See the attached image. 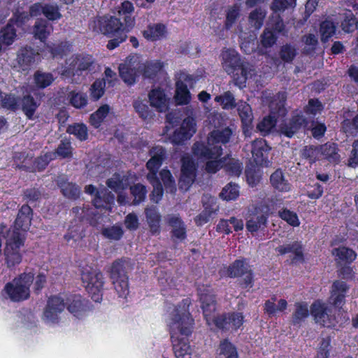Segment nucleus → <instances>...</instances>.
Returning a JSON list of instances; mask_svg holds the SVG:
<instances>
[{"label": "nucleus", "mask_w": 358, "mask_h": 358, "mask_svg": "<svg viewBox=\"0 0 358 358\" xmlns=\"http://www.w3.org/2000/svg\"><path fill=\"white\" fill-rule=\"evenodd\" d=\"M102 234L105 237L109 239L119 240L123 235V231L120 227L113 226L103 229Z\"/></svg>", "instance_id": "nucleus-62"}, {"label": "nucleus", "mask_w": 358, "mask_h": 358, "mask_svg": "<svg viewBox=\"0 0 358 358\" xmlns=\"http://www.w3.org/2000/svg\"><path fill=\"white\" fill-rule=\"evenodd\" d=\"M150 106L159 112H165L168 108L169 99L160 88L152 90L148 94Z\"/></svg>", "instance_id": "nucleus-23"}, {"label": "nucleus", "mask_w": 358, "mask_h": 358, "mask_svg": "<svg viewBox=\"0 0 358 358\" xmlns=\"http://www.w3.org/2000/svg\"><path fill=\"white\" fill-rule=\"evenodd\" d=\"M332 255L338 257L341 261L352 262L355 259L357 254L352 249L345 247L334 248Z\"/></svg>", "instance_id": "nucleus-45"}, {"label": "nucleus", "mask_w": 358, "mask_h": 358, "mask_svg": "<svg viewBox=\"0 0 358 358\" xmlns=\"http://www.w3.org/2000/svg\"><path fill=\"white\" fill-rule=\"evenodd\" d=\"M308 316V309L306 304L297 303L296 310L292 315V323L295 326H300Z\"/></svg>", "instance_id": "nucleus-44"}, {"label": "nucleus", "mask_w": 358, "mask_h": 358, "mask_svg": "<svg viewBox=\"0 0 358 358\" xmlns=\"http://www.w3.org/2000/svg\"><path fill=\"white\" fill-rule=\"evenodd\" d=\"M232 134L231 130L227 127L222 130H214L210 132L207 139V144L196 142L192 146V152L199 159L208 161L206 164V170L208 173H215L224 166V158L217 160L222 154L221 144L229 142Z\"/></svg>", "instance_id": "nucleus-1"}, {"label": "nucleus", "mask_w": 358, "mask_h": 358, "mask_svg": "<svg viewBox=\"0 0 358 358\" xmlns=\"http://www.w3.org/2000/svg\"><path fill=\"white\" fill-rule=\"evenodd\" d=\"M66 131L70 134L74 135L80 141L86 140L88 136L87 127L84 124L77 123L69 125Z\"/></svg>", "instance_id": "nucleus-50"}, {"label": "nucleus", "mask_w": 358, "mask_h": 358, "mask_svg": "<svg viewBox=\"0 0 358 358\" xmlns=\"http://www.w3.org/2000/svg\"><path fill=\"white\" fill-rule=\"evenodd\" d=\"M93 63L90 55H73L66 61V66L59 69V74L69 78L79 72L86 71Z\"/></svg>", "instance_id": "nucleus-10"}, {"label": "nucleus", "mask_w": 358, "mask_h": 358, "mask_svg": "<svg viewBox=\"0 0 358 358\" xmlns=\"http://www.w3.org/2000/svg\"><path fill=\"white\" fill-rule=\"evenodd\" d=\"M34 80L38 87L45 88L53 82L54 77L50 73L37 71L34 75Z\"/></svg>", "instance_id": "nucleus-55"}, {"label": "nucleus", "mask_w": 358, "mask_h": 358, "mask_svg": "<svg viewBox=\"0 0 358 358\" xmlns=\"http://www.w3.org/2000/svg\"><path fill=\"white\" fill-rule=\"evenodd\" d=\"M109 112V106L104 105L101 106L95 113L90 116V122L95 128H98L103 120Z\"/></svg>", "instance_id": "nucleus-52"}, {"label": "nucleus", "mask_w": 358, "mask_h": 358, "mask_svg": "<svg viewBox=\"0 0 358 358\" xmlns=\"http://www.w3.org/2000/svg\"><path fill=\"white\" fill-rule=\"evenodd\" d=\"M6 240V246L4 250L8 266L10 267L19 264L22 257L20 248L23 245L24 235L20 231L8 229L6 226L0 225V239Z\"/></svg>", "instance_id": "nucleus-4"}, {"label": "nucleus", "mask_w": 358, "mask_h": 358, "mask_svg": "<svg viewBox=\"0 0 358 358\" xmlns=\"http://www.w3.org/2000/svg\"><path fill=\"white\" fill-rule=\"evenodd\" d=\"M218 358H238L236 347L228 340L220 342L218 348Z\"/></svg>", "instance_id": "nucleus-40"}, {"label": "nucleus", "mask_w": 358, "mask_h": 358, "mask_svg": "<svg viewBox=\"0 0 358 358\" xmlns=\"http://www.w3.org/2000/svg\"><path fill=\"white\" fill-rule=\"evenodd\" d=\"M37 54L30 47L22 48L17 54V61L23 71L28 69L35 62Z\"/></svg>", "instance_id": "nucleus-29"}, {"label": "nucleus", "mask_w": 358, "mask_h": 358, "mask_svg": "<svg viewBox=\"0 0 358 358\" xmlns=\"http://www.w3.org/2000/svg\"><path fill=\"white\" fill-rule=\"evenodd\" d=\"M348 289L347 284L343 281L337 280L333 283L331 300L335 306L338 307L343 303Z\"/></svg>", "instance_id": "nucleus-28"}, {"label": "nucleus", "mask_w": 358, "mask_h": 358, "mask_svg": "<svg viewBox=\"0 0 358 358\" xmlns=\"http://www.w3.org/2000/svg\"><path fill=\"white\" fill-rule=\"evenodd\" d=\"M266 12L262 8H255L249 15V24L251 27L257 30L259 29L264 23Z\"/></svg>", "instance_id": "nucleus-43"}, {"label": "nucleus", "mask_w": 358, "mask_h": 358, "mask_svg": "<svg viewBox=\"0 0 358 358\" xmlns=\"http://www.w3.org/2000/svg\"><path fill=\"white\" fill-rule=\"evenodd\" d=\"M222 66L228 73H234L241 65L238 53L234 50H227L222 53Z\"/></svg>", "instance_id": "nucleus-22"}, {"label": "nucleus", "mask_w": 358, "mask_h": 358, "mask_svg": "<svg viewBox=\"0 0 358 358\" xmlns=\"http://www.w3.org/2000/svg\"><path fill=\"white\" fill-rule=\"evenodd\" d=\"M310 313L315 322L323 327H330L334 320L331 307L319 301L312 304Z\"/></svg>", "instance_id": "nucleus-14"}, {"label": "nucleus", "mask_w": 358, "mask_h": 358, "mask_svg": "<svg viewBox=\"0 0 358 358\" xmlns=\"http://www.w3.org/2000/svg\"><path fill=\"white\" fill-rule=\"evenodd\" d=\"M166 219L172 227L173 236L179 240H184L186 237V229L180 217L176 215H169Z\"/></svg>", "instance_id": "nucleus-30"}, {"label": "nucleus", "mask_w": 358, "mask_h": 358, "mask_svg": "<svg viewBox=\"0 0 358 358\" xmlns=\"http://www.w3.org/2000/svg\"><path fill=\"white\" fill-rule=\"evenodd\" d=\"M336 31V26L334 22L330 20H324L320 24V33L321 35V41L326 42L331 37Z\"/></svg>", "instance_id": "nucleus-48"}, {"label": "nucleus", "mask_w": 358, "mask_h": 358, "mask_svg": "<svg viewBox=\"0 0 358 358\" xmlns=\"http://www.w3.org/2000/svg\"><path fill=\"white\" fill-rule=\"evenodd\" d=\"M239 195L238 186L229 183L223 188L220 196L224 200L229 201L236 199Z\"/></svg>", "instance_id": "nucleus-58"}, {"label": "nucleus", "mask_w": 358, "mask_h": 358, "mask_svg": "<svg viewBox=\"0 0 358 358\" xmlns=\"http://www.w3.org/2000/svg\"><path fill=\"white\" fill-rule=\"evenodd\" d=\"M271 148L264 139H257L252 144V154L255 162L260 166H269L271 162L268 157Z\"/></svg>", "instance_id": "nucleus-18"}, {"label": "nucleus", "mask_w": 358, "mask_h": 358, "mask_svg": "<svg viewBox=\"0 0 358 358\" xmlns=\"http://www.w3.org/2000/svg\"><path fill=\"white\" fill-rule=\"evenodd\" d=\"M307 121L303 115L293 116L289 121L284 122L280 126V132L287 137L291 138L301 129L305 127Z\"/></svg>", "instance_id": "nucleus-21"}, {"label": "nucleus", "mask_w": 358, "mask_h": 358, "mask_svg": "<svg viewBox=\"0 0 358 358\" xmlns=\"http://www.w3.org/2000/svg\"><path fill=\"white\" fill-rule=\"evenodd\" d=\"M16 38V31L13 25L8 24L1 31L0 43L9 45L13 43Z\"/></svg>", "instance_id": "nucleus-47"}, {"label": "nucleus", "mask_w": 358, "mask_h": 358, "mask_svg": "<svg viewBox=\"0 0 358 358\" xmlns=\"http://www.w3.org/2000/svg\"><path fill=\"white\" fill-rule=\"evenodd\" d=\"M146 222L148 224L150 233L157 235L160 232L161 215L156 206H148L145 209Z\"/></svg>", "instance_id": "nucleus-24"}, {"label": "nucleus", "mask_w": 358, "mask_h": 358, "mask_svg": "<svg viewBox=\"0 0 358 358\" xmlns=\"http://www.w3.org/2000/svg\"><path fill=\"white\" fill-rule=\"evenodd\" d=\"M43 15L50 20H55L61 17L59 8L56 3H44Z\"/></svg>", "instance_id": "nucleus-60"}, {"label": "nucleus", "mask_w": 358, "mask_h": 358, "mask_svg": "<svg viewBox=\"0 0 358 358\" xmlns=\"http://www.w3.org/2000/svg\"><path fill=\"white\" fill-rule=\"evenodd\" d=\"M296 55V50L294 46L286 44L281 47L280 56L285 62H291Z\"/></svg>", "instance_id": "nucleus-59"}, {"label": "nucleus", "mask_w": 358, "mask_h": 358, "mask_svg": "<svg viewBox=\"0 0 358 358\" xmlns=\"http://www.w3.org/2000/svg\"><path fill=\"white\" fill-rule=\"evenodd\" d=\"M57 184L65 197L73 200H75L79 197L80 189V187L76 184L67 182L63 178L59 179L57 180Z\"/></svg>", "instance_id": "nucleus-32"}, {"label": "nucleus", "mask_w": 358, "mask_h": 358, "mask_svg": "<svg viewBox=\"0 0 358 358\" xmlns=\"http://www.w3.org/2000/svg\"><path fill=\"white\" fill-rule=\"evenodd\" d=\"M196 122L192 117L188 116L185 118L180 127L170 137L171 143L180 145L189 139L196 131Z\"/></svg>", "instance_id": "nucleus-16"}, {"label": "nucleus", "mask_w": 358, "mask_h": 358, "mask_svg": "<svg viewBox=\"0 0 358 358\" xmlns=\"http://www.w3.org/2000/svg\"><path fill=\"white\" fill-rule=\"evenodd\" d=\"M165 153V150L162 147L156 146L152 148L150 150V159L146 164L148 169L150 171L147 178L153 186L152 192L153 197L152 199L156 203L161 199L163 194L162 185L157 177V172L164 159Z\"/></svg>", "instance_id": "nucleus-5"}, {"label": "nucleus", "mask_w": 358, "mask_h": 358, "mask_svg": "<svg viewBox=\"0 0 358 358\" xmlns=\"http://www.w3.org/2000/svg\"><path fill=\"white\" fill-rule=\"evenodd\" d=\"M52 31V26L48 21L44 19H38L36 20L34 28V33L35 37L41 41H44Z\"/></svg>", "instance_id": "nucleus-34"}, {"label": "nucleus", "mask_w": 358, "mask_h": 358, "mask_svg": "<svg viewBox=\"0 0 358 358\" xmlns=\"http://www.w3.org/2000/svg\"><path fill=\"white\" fill-rule=\"evenodd\" d=\"M211 320L219 329L223 330L237 329L243 324V316L239 313H231L223 314L217 317L212 316Z\"/></svg>", "instance_id": "nucleus-17"}, {"label": "nucleus", "mask_w": 358, "mask_h": 358, "mask_svg": "<svg viewBox=\"0 0 358 358\" xmlns=\"http://www.w3.org/2000/svg\"><path fill=\"white\" fill-rule=\"evenodd\" d=\"M159 176L166 192L170 193L175 192L176 190V182L170 171L166 169H162L159 173Z\"/></svg>", "instance_id": "nucleus-51"}, {"label": "nucleus", "mask_w": 358, "mask_h": 358, "mask_svg": "<svg viewBox=\"0 0 358 358\" xmlns=\"http://www.w3.org/2000/svg\"><path fill=\"white\" fill-rule=\"evenodd\" d=\"M215 100L220 103L224 109H232L237 106L234 94L229 91L224 92L222 95L217 96Z\"/></svg>", "instance_id": "nucleus-49"}, {"label": "nucleus", "mask_w": 358, "mask_h": 358, "mask_svg": "<svg viewBox=\"0 0 358 358\" xmlns=\"http://www.w3.org/2000/svg\"><path fill=\"white\" fill-rule=\"evenodd\" d=\"M272 186L281 192H288L290 189V184L285 178L281 169H277L270 177Z\"/></svg>", "instance_id": "nucleus-35"}, {"label": "nucleus", "mask_w": 358, "mask_h": 358, "mask_svg": "<svg viewBox=\"0 0 358 358\" xmlns=\"http://www.w3.org/2000/svg\"><path fill=\"white\" fill-rule=\"evenodd\" d=\"M175 99L178 105L187 104L190 100V93L187 85L180 80L176 83Z\"/></svg>", "instance_id": "nucleus-41"}, {"label": "nucleus", "mask_w": 358, "mask_h": 358, "mask_svg": "<svg viewBox=\"0 0 358 358\" xmlns=\"http://www.w3.org/2000/svg\"><path fill=\"white\" fill-rule=\"evenodd\" d=\"M197 290L204 317L209 324L212 316H213V313L216 310L215 295L213 289L207 285L199 286Z\"/></svg>", "instance_id": "nucleus-13"}, {"label": "nucleus", "mask_w": 358, "mask_h": 358, "mask_svg": "<svg viewBox=\"0 0 358 358\" xmlns=\"http://www.w3.org/2000/svg\"><path fill=\"white\" fill-rule=\"evenodd\" d=\"M142 67L143 64L138 56H129L124 64L120 65V76L125 83L132 85L136 82L137 74L141 71Z\"/></svg>", "instance_id": "nucleus-11"}, {"label": "nucleus", "mask_w": 358, "mask_h": 358, "mask_svg": "<svg viewBox=\"0 0 358 358\" xmlns=\"http://www.w3.org/2000/svg\"><path fill=\"white\" fill-rule=\"evenodd\" d=\"M186 304L184 303L181 310H175L176 314L170 323V332L176 358H191L189 345L179 338L180 335L188 336L192 332L193 320L187 311Z\"/></svg>", "instance_id": "nucleus-2"}, {"label": "nucleus", "mask_w": 358, "mask_h": 358, "mask_svg": "<svg viewBox=\"0 0 358 358\" xmlns=\"http://www.w3.org/2000/svg\"><path fill=\"white\" fill-rule=\"evenodd\" d=\"M65 301L67 310L76 317L82 316L87 309L86 301L80 295H71Z\"/></svg>", "instance_id": "nucleus-25"}, {"label": "nucleus", "mask_w": 358, "mask_h": 358, "mask_svg": "<svg viewBox=\"0 0 358 358\" xmlns=\"http://www.w3.org/2000/svg\"><path fill=\"white\" fill-rule=\"evenodd\" d=\"M131 194L134 196L133 204L138 205L145 199L147 190L144 185L136 184L130 187Z\"/></svg>", "instance_id": "nucleus-53"}, {"label": "nucleus", "mask_w": 358, "mask_h": 358, "mask_svg": "<svg viewBox=\"0 0 358 358\" xmlns=\"http://www.w3.org/2000/svg\"><path fill=\"white\" fill-rule=\"evenodd\" d=\"M240 17V10L238 7L230 8L227 13L225 27L227 29H230Z\"/></svg>", "instance_id": "nucleus-64"}, {"label": "nucleus", "mask_w": 358, "mask_h": 358, "mask_svg": "<svg viewBox=\"0 0 358 358\" xmlns=\"http://www.w3.org/2000/svg\"><path fill=\"white\" fill-rule=\"evenodd\" d=\"M132 264L127 258L117 259L108 268L110 278L119 297L126 298L129 294L128 272Z\"/></svg>", "instance_id": "nucleus-3"}, {"label": "nucleus", "mask_w": 358, "mask_h": 358, "mask_svg": "<svg viewBox=\"0 0 358 358\" xmlns=\"http://www.w3.org/2000/svg\"><path fill=\"white\" fill-rule=\"evenodd\" d=\"M133 106L136 112L142 119L147 120L152 117L153 114L152 110H150L149 107L141 100H135L133 103Z\"/></svg>", "instance_id": "nucleus-56"}, {"label": "nucleus", "mask_w": 358, "mask_h": 358, "mask_svg": "<svg viewBox=\"0 0 358 358\" xmlns=\"http://www.w3.org/2000/svg\"><path fill=\"white\" fill-rule=\"evenodd\" d=\"M31 208L27 205H23L18 212L15 222V228L13 230L19 231L21 229L26 231L29 229L31 220Z\"/></svg>", "instance_id": "nucleus-26"}, {"label": "nucleus", "mask_w": 358, "mask_h": 358, "mask_svg": "<svg viewBox=\"0 0 358 358\" xmlns=\"http://www.w3.org/2000/svg\"><path fill=\"white\" fill-rule=\"evenodd\" d=\"M73 155V147L70 140L64 138L60 141L57 149L53 152L47 153L41 160L43 162L42 167H45L50 161L55 159L57 157L66 159L71 158Z\"/></svg>", "instance_id": "nucleus-19"}, {"label": "nucleus", "mask_w": 358, "mask_h": 358, "mask_svg": "<svg viewBox=\"0 0 358 358\" xmlns=\"http://www.w3.org/2000/svg\"><path fill=\"white\" fill-rule=\"evenodd\" d=\"M231 278H243V285L245 288L251 287L252 284V271L249 264L245 260H236L228 269Z\"/></svg>", "instance_id": "nucleus-15"}, {"label": "nucleus", "mask_w": 358, "mask_h": 358, "mask_svg": "<svg viewBox=\"0 0 358 358\" xmlns=\"http://www.w3.org/2000/svg\"><path fill=\"white\" fill-rule=\"evenodd\" d=\"M320 155H322L331 162L338 161L339 155L337 152V147L335 143H327L319 148Z\"/></svg>", "instance_id": "nucleus-42"}, {"label": "nucleus", "mask_w": 358, "mask_h": 358, "mask_svg": "<svg viewBox=\"0 0 358 358\" xmlns=\"http://www.w3.org/2000/svg\"><path fill=\"white\" fill-rule=\"evenodd\" d=\"M33 280L34 274L24 273L15 278L11 282L7 283L4 291L13 301L24 300L29 296V287Z\"/></svg>", "instance_id": "nucleus-7"}, {"label": "nucleus", "mask_w": 358, "mask_h": 358, "mask_svg": "<svg viewBox=\"0 0 358 358\" xmlns=\"http://www.w3.org/2000/svg\"><path fill=\"white\" fill-rule=\"evenodd\" d=\"M68 98L71 105L77 108H83L87 103V97L84 93L71 92Z\"/></svg>", "instance_id": "nucleus-54"}, {"label": "nucleus", "mask_w": 358, "mask_h": 358, "mask_svg": "<svg viewBox=\"0 0 358 358\" xmlns=\"http://www.w3.org/2000/svg\"><path fill=\"white\" fill-rule=\"evenodd\" d=\"M201 201L205 210H208V211L212 213H215L218 210L216 199L210 194H203Z\"/></svg>", "instance_id": "nucleus-63"}, {"label": "nucleus", "mask_w": 358, "mask_h": 358, "mask_svg": "<svg viewBox=\"0 0 358 358\" xmlns=\"http://www.w3.org/2000/svg\"><path fill=\"white\" fill-rule=\"evenodd\" d=\"M237 110L243 124L248 127L251 124L253 120V114L250 106L244 101H240L237 103Z\"/></svg>", "instance_id": "nucleus-39"}, {"label": "nucleus", "mask_w": 358, "mask_h": 358, "mask_svg": "<svg viewBox=\"0 0 358 358\" xmlns=\"http://www.w3.org/2000/svg\"><path fill=\"white\" fill-rule=\"evenodd\" d=\"M266 226L267 217L263 213L258 211L255 214L250 215L246 222V228L251 233L259 230L264 231Z\"/></svg>", "instance_id": "nucleus-27"}, {"label": "nucleus", "mask_w": 358, "mask_h": 358, "mask_svg": "<svg viewBox=\"0 0 358 358\" xmlns=\"http://www.w3.org/2000/svg\"><path fill=\"white\" fill-rule=\"evenodd\" d=\"M166 27L162 24L149 25L143 31V36L149 41H155L161 39L165 36Z\"/></svg>", "instance_id": "nucleus-36"}, {"label": "nucleus", "mask_w": 358, "mask_h": 358, "mask_svg": "<svg viewBox=\"0 0 358 358\" xmlns=\"http://www.w3.org/2000/svg\"><path fill=\"white\" fill-rule=\"evenodd\" d=\"M217 228L220 231L229 234L231 232L232 228L236 231L242 230L243 228V223L241 220H238L232 217L229 220H222L217 224Z\"/></svg>", "instance_id": "nucleus-38"}, {"label": "nucleus", "mask_w": 358, "mask_h": 358, "mask_svg": "<svg viewBox=\"0 0 358 358\" xmlns=\"http://www.w3.org/2000/svg\"><path fill=\"white\" fill-rule=\"evenodd\" d=\"M66 307V301L61 296H55L49 299L43 313V320L47 324H56L59 320V314Z\"/></svg>", "instance_id": "nucleus-12"}, {"label": "nucleus", "mask_w": 358, "mask_h": 358, "mask_svg": "<svg viewBox=\"0 0 358 358\" xmlns=\"http://www.w3.org/2000/svg\"><path fill=\"white\" fill-rule=\"evenodd\" d=\"M106 86V81L104 79H98L91 86V95L97 100L102 96L104 93V87Z\"/></svg>", "instance_id": "nucleus-61"}, {"label": "nucleus", "mask_w": 358, "mask_h": 358, "mask_svg": "<svg viewBox=\"0 0 358 358\" xmlns=\"http://www.w3.org/2000/svg\"><path fill=\"white\" fill-rule=\"evenodd\" d=\"M82 281L92 299L95 302H100L104 284L102 273L91 268H86L83 271Z\"/></svg>", "instance_id": "nucleus-9"}, {"label": "nucleus", "mask_w": 358, "mask_h": 358, "mask_svg": "<svg viewBox=\"0 0 358 358\" xmlns=\"http://www.w3.org/2000/svg\"><path fill=\"white\" fill-rule=\"evenodd\" d=\"M115 196L109 192L106 188L97 190L95 197L93 199L94 205L96 208H99L105 207V205L110 204L114 201Z\"/></svg>", "instance_id": "nucleus-37"}, {"label": "nucleus", "mask_w": 358, "mask_h": 358, "mask_svg": "<svg viewBox=\"0 0 358 358\" xmlns=\"http://www.w3.org/2000/svg\"><path fill=\"white\" fill-rule=\"evenodd\" d=\"M97 23L100 25L99 31L102 34L114 36H117V38H114L108 41L107 45L108 49L113 50L115 48L126 39L127 35L124 32V29H122L123 24L120 22V19L115 17H110V18L107 19H99Z\"/></svg>", "instance_id": "nucleus-8"}, {"label": "nucleus", "mask_w": 358, "mask_h": 358, "mask_svg": "<svg viewBox=\"0 0 358 358\" xmlns=\"http://www.w3.org/2000/svg\"><path fill=\"white\" fill-rule=\"evenodd\" d=\"M224 169L228 174L234 176H239L242 171V165L238 162L232 158H224Z\"/></svg>", "instance_id": "nucleus-46"}, {"label": "nucleus", "mask_w": 358, "mask_h": 358, "mask_svg": "<svg viewBox=\"0 0 358 358\" xmlns=\"http://www.w3.org/2000/svg\"><path fill=\"white\" fill-rule=\"evenodd\" d=\"M303 158L308 160L310 164L314 163L320 157L319 148L313 145L305 146L301 151Z\"/></svg>", "instance_id": "nucleus-57"}, {"label": "nucleus", "mask_w": 358, "mask_h": 358, "mask_svg": "<svg viewBox=\"0 0 358 358\" xmlns=\"http://www.w3.org/2000/svg\"><path fill=\"white\" fill-rule=\"evenodd\" d=\"M286 98L285 92H278L271 101L269 115L264 117L257 127L264 135L268 134L274 128L278 117H284L286 115L287 110L285 108Z\"/></svg>", "instance_id": "nucleus-6"}, {"label": "nucleus", "mask_w": 358, "mask_h": 358, "mask_svg": "<svg viewBox=\"0 0 358 358\" xmlns=\"http://www.w3.org/2000/svg\"><path fill=\"white\" fill-rule=\"evenodd\" d=\"M34 94L38 96L36 93H34ZM39 105L40 102L38 97L35 99L34 96L30 94L24 96L20 101L21 108L29 118L33 116Z\"/></svg>", "instance_id": "nucleus-33"}, {"label": "nucleus", "mask_w": 358, "mask_h": 358, "mask_svg": "<svg viewBox=\"0 0 358 358\" xmlns=\"http://www.w3.org/2000/svg\"><path fill=\"white\" fill-rule=\"evenodd\" d=\"M275 250L278 251L280 255H285L289 252L294 254V257L293 260L294 261H303V259L302 245L297 241L280 245L279 247L276 248Z\"/></svg>", "instance_id": "nucleus-31"}, {"label": "nucleus", "mask_w": 358, "mask_h": 358, "mask_svg": "<svg viewBox=\"0 0 358 358\" xmlns=\"http://www.w3.org/2000/svg\"><path fill=\"white\" fill-rule=\"evenodd\" d=\"M195 167L193 162L184 159L179 180L180 189L187 191L193 184L195 179Z\"/></svg>", "instance_id": "nucleus-20"}]
</instances>
